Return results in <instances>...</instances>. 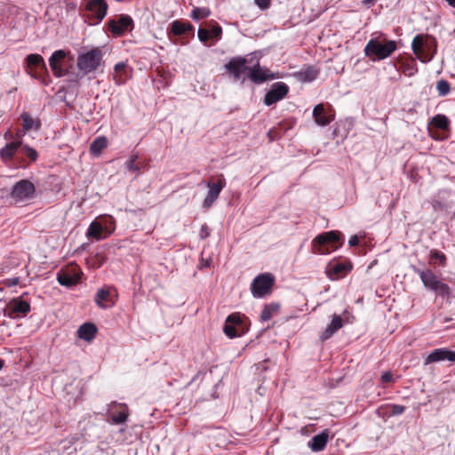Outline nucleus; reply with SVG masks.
<instances>
[{"mask_svg":"<svg viewBox=\"0 0 455 455\" xmlns=\"http://www.w3.org/2000/svg\"><path fill=\"white\" fill-rule=\"evenodd\" d=\"M116 230L113 216L102 214L95 218L89 225L86 236L89 239L101 241L109 237Z\"/></svg>","mask_w":455,"mask_h":455,"instance_id":"nucleus-2","label":"nucleus"},{"mask_svg":"<svg viewBox=\"0 0 455 455\" xmlns=\"http://www.w3.org/2000/svg\"><path fill=\"white\" fill-rule=\"evenodd\" d=\"M22 121V128L24 132H28L31 130L38 131L41 127V121L38 118H33L28 113L24 112L20 115Z\"/></svg>","mask_w":455,"mask_h":455,"instance_id":"nucleus-31","label":"nucleus"},{"mask_svg":"<svg viewBox=\"0 0 455 455\" xmlns=\"http://www.w3.org/2000/svg\"><path fill=\"white\" fill-rule=\"evenodd\" d=\"M222 28L220 25L216 24L211 29L200 28L197 32L199 40L206 44L210 39H215L219 41L221 38Z\"/></svg>","mask_w":455,"mask_h":455,"instance_id":"nucleus-23","label":"nucleus"},{"mask_svg":"<svg viewBox=\"0 0 455 455\" xmlns=\"http://www.w3.org/2000/svg\"><path fill=\"white\" fill-rule=\"evenodd\" d=\"M108 147V140L105 137L96 138L90 146V151L92 155H100L101 151Z\"/></svg>","mask_w":455,"mask_h":455,"instance_id":"nucleus-35","label":"nucleus"},{"mask_svg":"<svg viewBox=\"0 0 455 455\" xmlns=\"http://www.w3.org/2000/svg\"><path fill=\"white\" fill-rule=\"evenodd\" d=\"M431 124L438 129L447 130L450 121L444 115H436L432 118Z\"/></svg>","mask_w":455,"mask_h":455,"instance_id":"nucleus-37","label":"nucleus"},{"mask_svg":"<svg viewBox=\"0 0 455 455\" xmlns=\"http://www.w3.org/2000/svg\"><path fill=\"white\" fill-rule=\"evenodd\" d=\"M343 326V321L340 315H334L332 316L331 323L321 334V339L326 340L330 339L335 332H337Z\"/></svg>","mask_w":455,"mask_h":455,"instance_id":"nucleus-28","label":"nucleus"},{"mask_svg":"<svg viewBox=\"0 0 455 455\" xmlns=\"http://www.w3.org/2000/svg\"><path fill=\"white\" fill-rule=\"evenodd\" d=\"M94 301L102 309L113 307L116 301V291L112 287L100 288L97 291Z\"/></svg>","mask_w":455,"mask_h":455,"instance_id":"nucleus-16","label":"nucleus"},{"mask_svg":"<svg viewBox=\"0 0 455 455\" xmlns=\"http://www.w3.org/2000/svg\"><path fill=\"white\" fill-rule=\"evenodd\" d=\"M4 139H5V140H12H12H14V134H12V133L11 132V131H7V132L4 133Z\"/></svg>","mask_w":455,"mask_h":455,"instance_id":"nucleus-53","label":"nucleus"},{"mask_svg":"<svg viewBox=\"0 0 455 455\" xmlns=\"http://www.w3.org/2000/svg\"><path fill=\"white\" fill-rule=\"evenodd\" d=\"M432 207L435 212H439V211H443L444 209V204L442 202H440L439 200H433Z\"/></svg>","mask_w":455,"mask_h":455,"instance_id":"nucleus-48","label":"nucleus"},{"mask_svg":"<svg viewBox=\"0 0 455 455\" xmlns=\"http://www.w3.org/2000/svg\"><path fill=\"white\" fill-rule=\"evenodd\" d=\"M405 407L400 404H393L392 405V414L393 415H401L404 412Z\"/></svg>","mask_w":455,"mask_h":455,"instance_id":"nucleus-45","label":"nucleus"},{"mask_svg":"<svg viewBox=\"0 0 455 455\" xmlns=\"http://www.w3.org/2000/svg\"><path fill=\"white\" fill-rule=\"evenodd\" d=\"M436 90L438 92L439 96L444 97L448 95L451 92L450 84L446 80H439L436 83Z\"/></svg>","mask_w":455,"mask_h":455,"instance_id":"nucleus-41","label":"nucleus"},{"mask_svg":"<svg viewBox=\"0 0 455 455\" xmlns=\"http://www.w3.org/2000/svg\"><path fill=\"white\" fill-rule=\"evenodd\" d=\"M430 263L433 265L439 264L440 266L444 267L446 263V257L442 251L432 250L430 251Z\"/></svg>","mask_w":455,"mask_h":455,"instance_id":"nucleus-38","label":"nucleus"},{"mask_svg":"<svg viewBox=\"0 0 455 455\" xmlns=\"http://www.w3.org/2000/svg\"><path fill=\"white\" fill-rule=\"evenodd\" d=\"M24 130L18 131L14 135V140H20L22 143V137L25 135Z\"/></svg>","mask_w":455,"mask_h":455,"instance_id":"nucleus-52","label":"nucleus"},{"mask_svg":"<svg viewBox=\"0 0 455 455\" xmlns=\"http://www.w3.org/2000/svg\"><path fill=\"white\" fill-rule=\"evenodd\" d=\"M67 52L64 50L55 51L49 59V66L56 77H62L67 74L63 68Z\"/></svg>","mask_w":455,"mask_h":455,"instance_id":"nucleus-18","label":"nucleus"},{"mask_svg":"<svg viewBox=\"0 0 455 455\" xmlns=\"http://www.w3.org/2000/svg\"><path fill=\"white\" fill-rule=\"evenodd\" d=\"M359 243V238L357 235H352L350 238H349V241H348V244L351 246V247H354V246H356Z\"/></svg>","mask_w":455,"mask_h":455,"instance_id":"nucleus-49","label":"nucleus"},{"mask_svg":"<svg viewBox=\"0 0 455 455\" xmlns=\"http://www.w3.org/2000/svg\"><path fill=\"white\" fill-rule=\"evenodd\" d=\"M20 148L21 142L20 140H12L0 149V157L4 161H11Z\"/></svg>","mask_w":455,"mask_h":455,"instance_id":"nucleus-27","label":"nucleus"},{"mask_svg":"<svg viewBox=\"0 0 455 455\" xmlns=\"http://www.w3.org/2000/svg\"><path fill=\"white\" fill-rule=\"evenodd\" d=\"M28 68L29 69L35 68V72L31 73V76L36 79H40L44 84H48V81L45 80L44 75L47 74V67L44 58L40 54H28L26 57Z\"/></svg>","mask_w":455,"mask_h":455,"instance_id":"nucleus-13","label":"nucleus"},{"mask_svg":"<svg viewBox=\"0 0 455 455\" xmlns=\"http://www.w3.org/2000/svg\"><path fill=\"white\" fill-rule=\"evenodd\" d=\"M211 11L206 7H195L191 12V18L194 20H200L202 19L209 17Z\"/></svg>","mask_w":455,"mask_h":455,"instance_id":"nucleus-39","label":"nucleus"},{"mask_svg":"<svg viewBox=\"0 0 455 455\" xmlns=\"http://www.w3.org/2000/svg\"><path fill=\"white\" fill-rule=\"evenodd\" d=\"M193 30L194 27L188 22L177 20L172 23V32L175 36H181Z\"/></svg>","mask_w":455,"mask_h":455,"instance_id":"nucleus-33","label":"nucleus"},{"mask_svg":"<svg viewBox=\"0 0 455 455\" xmlns=\"http://www.w3.org/2000/svg\"><path fill=\"white\" fill-rule=\"evenodd\" d=\"M247 331V318L243 315L233 313L227 317L223 331L228 338L239 337Z\"/></svg>","mask_w":455,"mask_h":455,"instance_id":"nucleus-7","label":"nucleus"},{"mask_svg":"<svg viewBox=\"0 0 455 455\" xmlns=\"http://www.w3.org/2000/svg\"><path fill=\"white\" fill-rule=\"evenodd\" d=\"M378 0H362V4L366 7V8H371L372 7L376 2Z\"/></svg>","mask_w":455,"mask_h":455,"instance_id":"nucleus-51","label":"nucleus"},{"mask_svg":"<svg viewBox=\"0 0 455 455\" xmlns=\"http://www.w3.org/2000/svg\"><path fill=\"white\" fill-rule=\"evenodd\" d=\"M427 41V39H425L422 35H418L413 38L411 43V49L414 54L423 63L431 61L435 56V52L427 54L423 53Z\"/></svg>","mask_w":455,"mask_h":455,"instance_id":"nucleus-20","label":"nucleus"},{"mask_svg":"<svg viewBox=\"0 0 455 455\" xmlns=\"http://www.w3.org/2000/svg\"><path fill=\"white\" fill-rule=\"evenodd\" d=\"M432 52H436V49H435V41L433 39L431 40H427L426 42V46H425V49L423 51V53H432Z\"/></svg>","mask_w":455,"mask_h":455,"instance_id":"nucleus-43","label":"nucleus"},{"mask_svg":"<svg viewBox=\"0 0 455 455\" xmlns=\"http://www.w3.org/2000/svg\"><path fill=\"white\" fill-rule=\"evenodd\" d=\"M248 78L255 84H262L269 79H274L273 74L262 69L259 64L248 68Z\"/></svg>","mask_w":455,"mask_h":455,"instance_id":"nucleus-22","label":"nucleus"},{"mask_svg":"<svg viewBox=\"0 0 455 455\" xmlns=\"http://www.w3.org/2000/svg\"><path fill=\"white\" fill-rule=\"evenodd\" d=\"M97 333L95 324L91 323H83L77 330V335L81 339L92 341Z\"/></svg>","mask_w":455,"mask_h":455,"instance_id":"nucleus-29","label":"nucleus"},{"mask_svg":"<svg viewBox=\"0 0 455 455\" xmlns=\"http://www.w3.org/2000/svg\"><path fill=\"white\" fill-rule=\"evenodd\" d=\"M380 379L383 383H390L394 381V377L391 371L383 372Z\"/></svg>","mask_w":455,"mask_h":455,"instance_id":"nucleus-44","label":"nucleus"},{"mask_svg":"<svg viewBox=\"0 0 455 455\" xmlns=\"http://www.w3.org/2000/svg\"><path fill=\"white\" fill-rule=\"evenodd\" d=\"M277 304L266 305L260 314V319L263 322L270 320L275 313L278 311Z\"/></svg>","mask_w":455,"mask_h":455,"instance_id":"nucleus-36","label":"nucleus"},{"mask_svg":"<svg viewBox=\"0 0 455 455\" xmlns=\"http://www.w3.org/2000/svg\"><path fill=\"white\" fill-rule=\"evenodd\" d=\"M453 218H455V212H454V214H453Z\"/></svg>","mask_w":455,"mask_h":455,"instance_id":"nucleus-55","label":"nucleus"},{"mask_svg":"<svg viewBox=\"0 0 455 455\" xmlns=\"http://www.w3.org/2000/svg\"><path fill=\"white\" fill-rule=\"evenodd\" d=\"M139 155L133 153L129 156V159L124 163V168L126 171L135 174L137 178L140 174V170L144 167V164L138 162Z\"/></svg>","mask_w":455,"mask_h":455,"instance_id":"nucleus-32","label":"nucleus"},{"mask_svg":"<svg viewBox=\"0 0 455 455\" xmlns=\"http://www.w3.org/2000/svg\"><path fill=\"white\" fill-rule=\"evenodd\" d=\"M275 277L270 273H263L256 276L251 283V291L255 298H263L271 291Z\"/></svg>","mask_w":455,"mask_h":455,"instance_id":"nucleus-9","label":"nucleus"},{"mask_svg":"<svg viewBox=\"0 0 455 455\" xmlns=\"http://www.w3.org/2000/svg\"><path fill=\"white\" fill-rule=\"evenodd\" d=\"M397 49L395 40H389L380 35L379 37L371 38L364 46L363 52L371 61H380L392 55Z\"/></svg>","mask_w":455,"mask_h":455,"instance_id":"nucleus-1","label":"nucleus"},{"mask_svg":"<svg viewBox=\"0 0 455 455\" xmlns=\"http://www.w3.org/2000/svg\"><path fill=\"white\" fill-rule=\"evenodd\" d=\"M403 73L407 76H413L418 73V65L413 58H410L402 63Z\"/></svg>","mask_w":455,"mask_h":455,"instance_id":"nucleus-34","label":"nucleus"},{"mask_svg":"<svg viewBox=\"0 0 455 455\" xmlns=\"http://www.w3.org/2000/svg\"><path fill=\"white\" fill-rule=\"evenodd\" d=\"M226 184L227 182L223 175L219 176L215 181H208L206 183L209 190L203 202L204 208L209 209L212 207L213 203L218 199L222 189L226 187Z\"/></svg>","mask_w":455,"mask_h":455,"instance_id":"nucleus-12","label":"nucleus"},{"mask_svg":"<svg viewBox=\"0 0 455 455\" xmlns=\"http://www.w3.org/2000/svg\"><path fill=\"white\" fill-rule=\"evenodd\" d=\"M87 9L93 14L97 23H99L107 15L108 4L106 0H89Z\"/></svg>","mask_w":455,"mask_h":455,"instance_id":"nucleus-21","label":"nucleus"},{"mask_svg":"<svg viewBox=\"0 0 455 455\" xmlns=\"http://www.w3.org/2000/svg\"><path fill=\"white\" fill-rule=\"evenodd\" d=\"M31 310L30 304L22 297L12 299L3 309V315L11 319L25 317Z\"/></svg>","mask_w":455,"mask_h":455,"instance_id":"nucleus-8","label":"nucleus"},{"mask_svg":"<svg viewBox=\"0 0 455 455\" xmlns=\"http://www.w3.org/2000/svg\"><path fill=\"white\" fill-rule=\"evenodd\" d=\"M5 283L9 286V287H12V286H15L19 283V278L17 277H14V278H10V279H7L5 281Z\"/></svg>","mask_w":455,"mask_h":455,"instance_id":"nucleus-50","label":"nucleus"},{"mask_svg":"<svg viewBox=\"0 0 455 455\" xmlns=\"http://www.w3.org/2000/svg\"><path fill=\"white\" fill-rule=\"evenodd\" d=\"M450 5L455 6V0H446Z\"/></svg>","mask_w":455,"mask_h":455,"instance_id":"nucleus-54","label":"nucleus"},{"mask_svg":"<svg viewBox=\"0 0 455 455\" xmlns=\"http://www.w3.org/2000/svg\"><path fill=\"white\" fill-rule=\"evenodd\" d=\"M257 6L261 10H266L270 5L271 0H254Z\"/></svg>","mask_w":455,"mask_h":455,"instance_id":"nucleus-47","label":"nucleus"},{"mask_svg":"<svg viewBox=\"0 0 455 455\" xmlns=\"http://www.w3.org/2000/svg\"><path fill=\"white\" fill-rule=\"evenodd\" d=\"M328 438L329 431L327 429L323 430L320 434L315 435L311 438V440L308 442V447L313 451H321L325 448L328 442Z\"/></svg>","mask_w":455,"mask_h":455,"instance_id":"nucleus-25","label":"nucleus"},{"mask_svg":"<svg viewBox=\"0 0 455 455\" xmlns=\"http://www.w3.org/2000/svg\"><path fill=\"white\" fill-rule=\"evenodd\" d=\"M301 76L304 81L312 82L317 77V72L314 68H307L301 72Z\"/></svg>","mask_w":455,"mask_h":455,"instance_id":"nucleus-42","label":"nucleus"},{"mask_svg":"<svg viewBox=\"0 0 455 455\" xmlns=\"http://www.w3.org/2000/svg\"><path fill=\"white\" fill-rule=\"evenodd\" d=\"M20 152L28 158L31 163L36 162L38 157V153L36 149L29 147L28 145H23L21 143Z\"/></svg>","mask_w":455,"mask_h":455,"instance_id":"nucleus-40","label":"nucleus"},{"mask_svg":"<svg viewBox=\"0 0 455 455\" xmlns=\"http://www.w3.org/2000/svg\"><path fill=\"white\" fill-rule=\"evenodd\" d=\"M199 235L201 239H205L210 235V229L206 224H204L201 227Z\"/></svg>","mask_w":455,"mask_h":455,"instance_id":"nucleus-46","label":"nucleus"},{"mask_svg":"<svg viewBox=\"0 0 455 455\" xmlns=\"http://www.w3.org/2000/svg\"><path fill=\"white\" fill-rule=\"evenodd\" d=\"M102 63L103 52L99 47L79 53L76 60L78 72L82 76L96 72Z\"/></svg>","mask_w":455,"mask_h":455,"instance_id":"nucleus-4","label":"nucleus"},{"mask_svg":"<svg viewBox=\"0 0 455 455\" xmlns=\"http://www.w3.org/2000/svg\"><path fill=\"white\" fill-rule=\"evenodd\" d=\"M313 116L315 122L320 126L329 124L334 118L332 115L326 112L323 104H318L314 108Z\"/></svg>","mask_w":455,"mask_h":455,"instance_id":"nucleus-24","label":"nucleus"},{"mask_svg":"<svg viewBox=\"0 0 455 455\" xmlns=\"http://www.w3.org/2000/svg\"><path fill=\"white\" fill-rule=\"evenodd\" d=\"M36 196V187L28 180H20L12 188L9 194L11 202L14 204H26Z\"/></svg>","mask_w":455,"mask_h":455,"instance_id":"nucleus-6","label":"nucleus"},{"mask_svg":"<svg viewBox=\"0 0 455 455\" xmlns=\"http://www.w3.org/2000/svg\"><path fill=\"white\" fill-rule=\"evenodd\" d=\"M343 243V235L339 231H329L318 235L313 239L312 251L316 254H329L339 249Z\"/></svg>","mask_w":455,"mask_h":455,"instance_id":"nucleus-3","label":"nucleus"},{"mask_svg":"<svg viewBox=\"0 0 455 455\" xmlns=\"http://www.w3.org/2000/svg\"><path fill=\"white\" fill-rule=\"evenodd\" d=\"M445 360L455 363V351L446 347L436 348L425 358L424 364L427 365Z\"/></svg>","mask_w":455,"mask_h":455,"instance_id":"nucleus-19","label":"nucleus"},{"mask_svg":"<svg viewBox=\"0 0 455 455\" xmlns=\"http://www.w3.org/2000/svg\"><path fill=\"white\" fill-rule=\"evenodd\" d=\"M414 273L419 275L424 287L435 292L436 296L448 297L451 294V289L448 284L443 283L438 276L430 268H419L412 266Z\"/></svg>","mask_w":455,"mask_h":455,"instance_id":"nucleus-5","label":"nucleus"},{"mask_svg":"<svg viewBox=\"0 0 455 455\" xmlns=\"http://www.w3.org/2000/svg\"><path fill=\"white\" fill-rule=\"evenodd\" d=\"M247 60L243 57H234L230 59V60L225 64L224 68L226 71L231 75L235 81H237L241 78L242 75L248 71V67L246 65Z\"/></svg>","mask_w":455,"mask_h":455,"instance_id":"nucleus-17","label":"nucleus"},{"mask_svg":"<svg viewBox=\"0 0 455 455\" xmlns=\"http://www.w3.org/2000/svg\"><path fill=\"white\" fill-rule=\"evenodd\" d=\"M81 275V268L76 264H71L62 267L57 273V281L60 285L69 288L80 282Z\"/></svg>","mask_w":455,"mask_h":455,"instance_id":"nucleus-10","label":"nucleus"},{"mask_svg":"<svg viewBox=\"0 0 455 455\" xmlns=\"http://www.w3.org/2000/svg\"><path fill=\"white\" fill-rule=\"evenodd\" d=\"M108 27L114 36H120L124 33L131 32L133 29L134 23L131 16L121 14L109 19Z\"/></svg>","mask_w":455,"mask_h":455,"instance_id":"nucleus-11","label":"nucleus"},{"mask_svg":"<svg viewBox=\"0 0 455 455\" xmlns=\"http://www.w3.org/2000/svg\"><path fill=\"white\" fill-rule=\"evenodd\" d=\"M289 92V86L283 82H276L271 85L270 90L264 97V103L271 106L283 100Z\"/></svg>","mask_w":455,"mask_h":455,"instance_id":"nucleus-15","label":"nucleus"},{"mask_svg":"<svg viewBox=\"0 0 455 455\" xmlns=\"http://www.w3.org/2000/svg\"><path fill=\"white\" fill-rule=\"evenodd\" d=\"M130 76V70L126 63L121 61L115 65L113 79L117 84H124Z\"/></svg>","mask_w":455,"mask_h":455,"instance_id":"nucleus-26","label":"nucleus"},{"mask_svg":"<svg viewBox=\"0 0 455 455\" xmlns=\"http://www.w3.org/2000/svg\"><path fill=\"white\" fill-rule=\"evenodd\" d=\"M350 269L351 266L341 262H334L329 266L328 271L331 279H339L345 275Z\"/></svg>","mask_w":455,"mask_h":455,"instance_id":"nucleus-30","label":"nucleus"},{"mask_svg":"<svg viewBox=\"0 0 455 455\" xmlns=\"http://www.w3.org/2000/svg\"><path fill=\"white\" fill-rule=\"evenodd\" d=\"M108 414L110 417L108 422L111 424H123L129 416L128 407L124 403L112 402L108 405Z\"/></svg>","mask_w":455,"mask_h":455,"instance_id":"nucleus-14","label":"nucleus"}]
</instances>
